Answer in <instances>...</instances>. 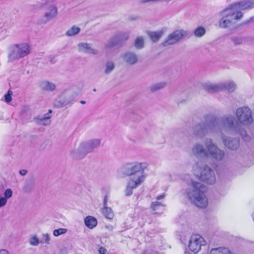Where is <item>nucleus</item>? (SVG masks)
Here are the masks:
<instances>
[{"instance_id": "37998d69", "label": "nucleus", "mask_w": 254, "mask_h": 254, "mask_svg": "<svg viewBox=\"0 0 254 254\" xmlns=\"http://www.w3.org/2000/svg\"><path fill=\"white\" fill-rule=\"evenodd\" d=\"M27 173V170L25 169L20 170L19 171V174L22 176H24Z\"/></svg>"}, {"instance_id": "ddd939ff", "label": "nucleus", "mask_w": 254, "mask_h": 254, "mask_svg": "<svg viewBox=\"0 0 254 254\" xmlns=\"http://www.w3.org/2000/svg\"><path fill=\"white\" fill-rule=\"evenodd\" d=\"M124 62L127 65H132L138 62V57L137 55L132 52H127L123 56Z\"/></svg>"}, {"instance_id": "c756f323", "label": "nucleus", "mask_w": 254, "mask_h": 254, "mask_svg": "<svg viewBox=\"0 0 254 254\" xmlns=\"http://www.w3.org/2000/svg\"><path fill=\"white\" fill-rule=\"evenodd\" d=\"M134 47L137 49H141L143 48L144 40L142 36L137 37L134 43Z\"/></svg>"}, {"instance_id": "a19ab883", "label": "nucleus", "mask_w": 254, "mask_h": 254, "mask_svg": "<svg viewBox=\"0 0 254 254\" xmlns=\"http://www.w3.org/2000/svg\"><path fill=\"white\" fill-rule=\"evenodd\" d=\"M108 196L105 195L103 200V207L107 206Z\"/></svg>"}, {"instance_id": "4468645a", "label": "nucleus", "mask_w": 254, "mask_h": 254, "mask_svg": "<svg viewBox=\"0 0 254 254\" xmlns=\"http://www.w3.org/2000/svg\"><path fill=\"white\" fill-rule=\"evenodd\" d=\"M52 113L51 110H49V113L46 114L43 116H39L34 118V122L38 125L47 126L49 125L51 121L50 120L51 116L49 115Z\"/></svg>"}, {"instance_id": "7c9ffc66", "label": "nucleus", "mask_w": 254, "mask_h": 254, "mask_svg": "<svg viewBox=\"0 0 254 254\" xmlns=\"http://www.w3.org/2000/svg\"><path fill=\"white\" fill-rule=\"evenodd\" d=\"M115 46H119L118 44L117 43L116 39L114 37L111 38L106 44H105V48L107 50H109L112 49V48Z\"/></svg>"}, {"instance_id": "9b49d317", "label": "nucleus", "mask_w": 254, "mask_h": 254, "mask_svg": "<svg viewBox=\"0 0 254 254\" xmlns=\"http://www.w3.org/2000/svg\"><path fill=\"white\" fill-rule=\"evenodd\" d=\"M89 153L85 144L83 142L77 148L73 150L71 153L72 157L77 159H80L83 158Z\"/></svg>"}, {"instance_id": "7ed1b4c3", "label": "nucleus", "mask_w": 254, "mask_h": 254, "mask_svg": "<svg viewBox=\"0 0 254 254\" xmlns=\"http://www.w3.org/2000/svg\"><path fill=\"white\" fill-rule=\"evenodd\" d=\"M192 153L196 158H211L216 161H221L225 157V151L213 142L212 139H205L204 146L195 143L192 148Z\"/></svg>"}, {"instance_id": "39448f33", "label": "nucleus", "mask_w": 254, "mask_h": 254, "mask_svg": "<svg viewBox=\"0 0 254 254\" xmlns=\"http://www.w3.org/2000/svg\"><path fill=\"white\" fill-rule=\"evenodd\" d=\"M147 166L148 164L146 162H133L123 166L121 171L124 175L129 176L130 180L143 183L145 178L144 170Z\"/></svg>"}, {"instance_id": "49530a36", "label": "nucleus", "mask_w": 254, "mask_h": 254, "mask_svg": "<svg viewBox=\"0 0 254 254\" xmlns=\"http://www.w3.org/2000/svg\"><path fill=\"white\" fill-rule=\"evenodd\" d=\"M80 102V103H81V104H85V101H82H82H81Z\"/></svg>"}, {"instance_id": "bb28decb", "label": "nucleus", "mask_w": 254, "mask_h": 254, "mask_svg": "<svg viewBox=\"0 0 254 254\" xmlns=\"http://www.w3.org/2000/svg\"><path fill=\"white\" fill-rule=\"evenodd\" d=\"M80 31V28L79 27L73 25L66 31L65 35L68 37H73L79 34Z\"/></svg>"}, {"instance_id": "ea45409f", "label": "nucleus", "mask_w": 254, "mask_h": 254, "mask_svg": "<svg viewBox=\"0 0 254 254\" xmlns=\"http://www.w3.org/2000/svg\"><path fill=\"white\" fill-rule=\"evenodd\" d=\"M107 250L103 247H100L99 249V253L100 254H105Z\"/></svg>"}, {"instance_id": "2f4dec72", "label": "nucleus", "mask_w": 254, "mask_h": 254, "mask_svg": "<svg viewBox=\"0 0 254 254\" xmlns=\"http://www.w3.org/2000/svg\"><path fill=\"white\" fill-rule=\"evenodd\" d=\"M166 85V83L164 82H160L159 83H155L150 87V90L152 92H155L158 90L163 89L165 87Z\"/></svg>"}, {"instance_id": "4be33fe9", "label": "nucleus", "mask_w": 254, "mask_h": 254, "mask_svg": "<svg viewBox=\"0 0 254 254\" xmlns=\"http://www.w3.org/2000/svg\"><path fill=\"white\" fill-rule=\"evenodd\" d=\"M84 223L86 227L89 229H93L97 224V219L91 216H88L84 219Z\"/></svg>"}, {"instance_id": "58836bf2", "label": "nucleus", "mask_w": 254, "mask_h": 254, "mask_svg": "<svg viewBox=\"0 0 254 254\" xmlns=\"http://www.w3.org/2000/svg\"><path fill=\"white\" fill-rule=\"evenodd\" d=\"M43 241L41 242V243H45L46 244H49L50 241V237L49 234H44L42 235Z\"/></svg>"}, {"instance_id": "a18cd8bd", "label": "nucleus", "mask_w": 254, "mask_h": 254, "mask_svg": "<svg viewBox=\"0 0 254 254\" xmlns=\"http://www.w3.org/2000/svg\"><path fill=\"white\" fill-rule=\"evenodd\" d=\"M129 216L131 217V218L133 219L134 218V214H130Z\"/></svg>"}, {"instance_id": "c9c22d12", "label": "nucleus", "mask_w": 254, "mask_h": 254, "mask_svg": "<svg viewBox=\"0 0 254 254\" xmlns=\"http://www.w3.org/2000/svg\"><path fill=\"white\" fill-rule=\"evenodd\" d=\"M232 40L235 45H240L243 43L244 38L240 37L233 36L232 37Z\"/></svg>"}, {"instance_id": "1a4fd4ad", "label": "nucleus", "mask_w": 254, "mask_h": 254, "mask_svg": "<svg viewBox=\"0 0 254 254\" xmlns=\"http://www.w3.org/2000/svg\"><path fill=\"white\" fill-rule=\"evenodd\" d=\"M206 244L203 238L198 234L191 236L189 240V248L194 254H197L201 250V247Z\"/></svg>"}, {"instance_id": "412c9836", "label": "nucleus", "mask_w": 254, "mask_h": 254, "mask_svg": "<svg viewBox=\"0 0 254 254\" xmlns=\"http://www.w3.org/2000/svg\"><path fill=\"white\" fill-rule=\"evenodd\" d=\"M17 47L15 45L10 47L8 54V60L13 61L21 58Z\"/></svg>"}, {"instance_id": "aec40b11", "label": "nucleus", "mask_w": 254, "mask_h": 254, "mask_svg": "<svg viewBox=\"0 0 254 254\" xmlns=\"http://www.w3.org/2000/svg\"><path fill=\"white\" fill-rule=\"evenodd\" d=\"M15 46L17 47L18 53L21 58L26 56L30 53V48L27 44L22 43L15 45Z\"/></svg>"}, {"instance_id": "72a5a7b5", "label": "nucleus", "mask_w": 254, "mask_h": 254, "mask_svg": "<svg viewBox=\"0 0 254 254\" xmlns=\"http://www.w3.org/2000/svg\"><path fill=\"white\" fill-rule=\"evenodd\" d=\"M115 68V64L112 62H107L105 65V69L104 72L108 74L111 73Z\"/></svg>"}, {"instance_id": "c85d7f7f", "label": "nucleus", "mask_w": 254, "mask_h": 254, "mask_svg": "<svg viewBox=\"0 0 254 254\" xmlns=\"http://www.w3.org/2000/svg\"><path fill=\"white\" fill-rule=\"evenodd\" d=\"M73 100L72 98H70L66 100H63L62 99H60L59 101H56L54 105L55 107L61 108L64 106H65L69 104Z\"/></svg>"}, {"instance_id": "6e6552de", "label": "nucleus", "mask_w": 254, "mask_h": 254, "mask_svg": "<svg viewBox=\"0 0 254 254\" xmlns=\"http://www.w3.org/2000/svg\"><path fill=\"white\" fill-rule=\"evenodd\" d=\"M189 32L183 29H178L170 34L162 43V45L166 47L176 44L183 38L188 36Z\"/></svg>"}, {"instance_id": "a211bd4d", "label": "nucleus", "mask_w": 254, "mask_h": 254, "mask_svg": "<svg viewBox=\"0 0 254 254\" xmlns=\"http://www.w3.org/2000/svg\"><path fill=\"white\" fill-rule=\"evenodd\" d=\"M84 143L86 146V149L90 153L93 151L95 149L100 146L101 140L99 139H94Z\"/></svg>"}, {"instance_id": "dca6fc26", "label": "nucleus", "mask_w": 254, "mask_h": 254, "mask_svg": "<svg viewBox=\"0 0 254 254\" xmlns=\"http://www.w3.org/2000/svg\"><path fill=\"white\" fill-rule=\"evenodd\" d=\"M142 183H138L137 181H135V180H129L125 190V195L126 196L131 195L132 194V190L140 185Z\"/></svg>"}, {"instance_id": "f03ea898", "label": "nucleus", "mask_w": 254, "mask_h": 254, "mask_svg": "<svg viewBox=\"0 0 254 254\" xmlns=\"http://www.w3.org/2000/svg\"><path fill=\"white\" fill-rule=\"evenodd\" d=\"M254 8V1H240L225 8L218 13L221 16L218 23L220 28L234 30L237 28L235 21L243 16L241 10Z\"/></svg>"}, {"instance_id": "5701e85b", "label": "nucleus", "mask_w": 254, "mask_h": 254, "mask_svg": "<svg viewBox=\"0 0 254 254\" xmlns=\"http://www.w3.org/2000/svg\"><path fill=\"white\" fill-rule=\"evenodd\" d=\"M40 86L42 90L48 91H54L56 88L55 84L48 81L41 82Z\"/></svg>"}, {"instance_id": "9d476101", "label": "nucleus", "mask_w": 254, "mask_h": 254, "mask_svg": "<svg viewBox=\"0 0 254 254\" xmlns=\"http://www.w3.org/2000/svg\"><path fill=\"white\" fill-rule=\"evenodd\" d=\"M221 137L223 144L231 150H236L239 147V140L237 138H231L221 133Z\"/></svg>"}, {"instance_id": "6ab92c4d", "label": "nucleus", "mask_w": 254, "mask_h": 254, "mask_svg": "<svg viewBox=\"0 0 254 254\" xmlns=\"http://www.w3.org/2000/svg\"><path fill=\"white\" fill-rule=\"evenodd\" d=\"M119 46H122L128 39L129 37L128 32H121L117 34L114 36Z\"/></svg>"}, {"instance_id": "393cba45", "label": "nucleus", "mask_w": 254, "mask_h": 254, "mask_svg": "<svg viewBox=\"0 0 254 254\" xmlns=\"http://www.w3.org/2000/svg\"><path fill=\"white\" fill-rule=\"evenodd\" d=\"M223 85V90L226 89L229 92H232L236 89L237 85L234 81H229L223 83H221Z\"/></svg>"}, {"instance_id": "4c0bfd02", "label": "nucleus", "mask_w": 254, "mask_h": 254, "mask_svg": "<svg viewBox=\"0 0 254 254\" xmlns=\"http://www.w3.org/2000/svg\"><path fill=\"white\" fill-rule=\"evenodd\" d=\"M12 94V92L9 90L6 94L4 95V99L6 103H9L12 99H11V95Z\"/></svg>"}, {"instance_id": "2eb2a0df", "label": "nucleus", "mask_w": 254, "mask_h": 254, "mask_svg": "<svg viewBox=\"0 0 254 254\" xmlns=\"http://www.w3.org/2000/svg\"><path fill=\"white\" fill-rule=\"evenodd\" d=\"M223 85L221 83L217 84L204 83L203 84V87L205 90L210 93H214L219 92L223 90Z\"/></svg>"}, {"instance_id": "79ce46f5", "label": "nucleus", "mask_w": 254, "mask_h": 254, "mask_svg": "<svg viewBox=\"0 0 254 254\" xmlns=\"http://www.w3.org/2000/svg\"><path fill=\"white\" fill-rule=\"evenodd\" d=\"M0 254H10L9 252L5 249L0 250Z\"/></svg>"}, {"instance_id": "c03bdc74", "label": "nucleus", "mask_w": 254, "mask_h": 254, "mask_svg": "<svg viewBox=\"0 0 254 254\" xmlns=\"http://www.w3.org/2000/svg\"><path fill=\"white\" fill-rule=\"evenodd\" d=\"M165 196V194L163 193V194H162L161 195L157 196L156 198L157 200H160V199L164 198Z\"/></svg>"}, {"instance_id": "f3484780", "label": "nucleus", "mask_w": 254, "mask_h": 254, "mask_svg": "<svg viewBox=\"0 0 254 254\" xmlns=\"http://www.w3.org/2000/svg\"><path fill=\"white\" fill-rule=\"evenodd\" d=\"M165 32L166 28H163L158 31H150L148 33V35L153 42H157L162 37Z\"/></svg>"}, {"instance_id": "a878e982", "label": "nucleus", "mask_w": 254, "mask_h": 254, "mask_svg": "<svg viewBox=\"0 0 254 254\" xmlns=\"http://www.w3.org/2000/svg\"><path fill=\"white\" fill-rule=\"evenodd\" d=\"M210 254H232L230 251L226 248H218L212 249L210 252Z\"/></svg>"}, {"instance_id": "de8ad7c7", "label": "nucleus", "mask_w": 254, "mask_h": 254, "mask_svg": "<svg viewBox=\"0 0 254 254\" xmlns=\"http://www.w3.org/2000/svg\"><path fill=\"white\" fill-rule=\"evenodd\" d=\"M93 91H94V92H95V91H96V89H93Z\"/></svg>"}, {"instance_id": "f8f14e48", "label": "nucleus", "mask_w": 254, "mask_h": 254, "mask_svg": "<svg viewBox=\"0 0 254 254\" xmlns=\"http://www.w3.org/2000/svg\"><path fill=\"white\" fill-rule=\"evenodd\" d=\"M79 51L86 54L97 55L98 51L92 47V44L85 42H80L77 45Z\"/></svg>"}, {"instance_id": "423d86ee", "label": "nucleus", "mask_w": 254, "mask_h": 254, "mask_svg": "<svg viewBox=\"0 0 254 254\" xmlns=\"http://www.w3.org/2000/svg\"><path fill=\"white\" fill-rule=\"evenodd\" d=\"M194 174L201 181L208 184H213L216 181L214 170L201 162H196L192 167Z\"/></svg>"}, {"instance_id": "cd10ccee", "label": "nucleus", "mask_w": 254, "mask_h": 254, "mask_svg": "<svg viewBox=\"0 0 254 254\" xmlns=\"http://www.w3.org/2000/svg\"><path fill=\"white\" fill-rule=\"evenodd\" d=\"M103 214L108 219H112L114 216V214L110 207L104 206L102 209Z\"/></svg>"}, {"instance_id": "0eeeda50", "label": "nucleus", "mask_w": 254, "mask_h": 254, "mask_svg": "<svg viewBox=\"0 0 254 254\" xmlns=\"http://www.w3.org/2000/svg\"><path fill=\"white\" fill-rule=\"evenodd\" d=\"M43 6H44L46 9V12L44 15L46 22H49L57 17L58 8L52 1H46L43 5L41 3L37 2L36 4L34 5L33 10H38Z\"/></svg>"}, {"instance_id": "20e7f679", "label": "nucleus", "mask_w": 254, "mask_h": 254, "mask_svg": "<svg viewBox=\"0 0 254 254\" xmlns=\"http://www.w3.org/2000/svg\"><path fill=\"white\" fill-rule=\"evenodd\" d=\"M206 187L200 182L192 181L191 185L186 190L188 199L197 207L205 208L208 204V200L205 192Z\"/></svg>"}, {"instance_id": "b1692460", "label": "nucleus", "mask_w": 254, "mask_h": 254, "mask_svg": "<svg viewBox=\"0 0 254 254\" xmlns=\"http://www.w3.org/2000/svg\"><path fill=\"white\" fill-rule=\"evenodd\" d=\"M164 205H163L161 202L158 201L153 202L151 205V209L156 213H162L164 210Z\"/></svg>"}, {"instance_id": "f257e3e1", "label": "nucleus", "mask_w": 254, "mask_h": 254, "mask_svg": "<svg viewBox=\"0 0 254 254\" xmlns=\"http://www.w3.org/2000/svg\"><path fill=\"white\" fill-rule=\"evenodd\" d=\"M235 115L237 121L231 115L221 117L211 114L206 115L204 117L205 123H201L193 127V134L202 138L209 133L222 132L226 129L229 132L239 133L245 140L249 141L250 137L243 127L250 125L253 122L251 110L247 106L240 107L236 110Z\"/></svg>"}, {"instance_id": "e433bc0d", "label": "nucleus", "mask_w": 254, "mask_h": 254, "mask_svg": "<svg viewBox=\"0 0 254 254\" xmlns=\"http://www.w3.org/2000/svg\"><path fill=\"white\" fill-rule=\"evenodd\" d=\"M66 232V229L64 228H60L56 229L53 232V235L56 236H59L60 235L64 234Z\"/></svg>"}, {"instance_id": "f704fd0d", "label": "nucleus", "mask_w": 254, "mask_h": 254, "mask_svg": "<svg viewBox=\"0 0 254 254\" xmlns=\"http://www.w3.org/2000/svg\"><path fill=\"white\" fill-rule=\"evenodd\" d=\"M29 242L30 245L33 246H37L40 243L39 239L36 235L31 236L29 239Z\"/></svg>"}, {"instance_id": "473e14b6", "label": "nucleus", "mask_w": 254, "mask_h": 254, "mask_svg": "<svg viewBox=\"0 0 254 254\" xmlns=\"http://www.w3.org/2000/svg\"><path fill=\"white\" fill-rule=\"evenodd\" d=\"M206 31L204 27L200 26L196 28L194 32V35L197 37H201L205 34Z\"/></svg>"}]
</instances>
